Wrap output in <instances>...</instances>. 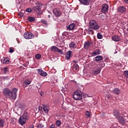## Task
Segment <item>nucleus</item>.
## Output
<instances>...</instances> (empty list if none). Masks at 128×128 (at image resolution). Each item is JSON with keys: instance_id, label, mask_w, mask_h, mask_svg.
<instances>
[{"instance_id": "nucleus-1", "label": "nucleus", "mask_w": 128, "mask_h": 128, "mask_svg": "<svg viewBox=\"0 0 128 128\" xmlns=\"http://www.w3.org/2000/svg\"><path fill=\"white\" fill-rule=\"evenodd\" d=\"M16 92H18V89L14 88L12 90L8 89V88H4L3 90L4 94L7 98H12V100H16Z\"/></svg>"}, {"instance_id": "nucleus-2", "label": "nucleus", "mask_w": 128, "mask_h": 128, "mask_svg": "<svg viewBox=\"0 0 128 128\" xmlns=\"http://www.w3.org/2000/svg\"><path fill=\"white\" fill-rule=\"evenodd\" d=\"M72 96L75 100H80L82 98V93L80 90H77L74 92Z\"/></svg>"}, {"instance_id": "nucleus-3", "label": "nucleus", "mask_w": 128, "mask_h": 128, "mask_svg": "<svg viewBox=\"0 0 128 128\" xmlns=\"http://www.w3.org/2000/svg\"><path fill=\"white\" fill-rule=\"evenodd\" d=\"M89 28L94 30H98L100 28V26L96 20H90L89 22Z\"/></svg>"}, {"instance_id": "nucleus-4", "label": "nucleus", "mask_w": 128, "mask_h": 128, "mask_svg": "<svg viewBox=\"0 0 128 128\" xmlns=\"http://www.w3.org/2000/svg\"><path fill=\"white\" fill-rule=\"evenodd\" d=\"M24 36L26 40H30V38H34V35L32 34V33L30 32H26L24 34Z\"/></svg>"}, {"instance_id": "nucleus-5", "label": "nucleus", "mask_w": 128, "mask_h": 128, "mask_svg": "<svg viewBox=\"0 0 128 128\" xmlns=\"http://www.w3.org/2000/svg\"><path fill=\"white\" fill-rule=\"evenodd\" d=\"M108 6L106 4H103L102 5V8L101 10V12L102 14H106L108 13Z\"/></svg>"}, {"instance_id": "nucleus-6", "label": "nucleus", "mask_w": 128, "mask_h": 128, "mask_svg": "<svg viewBox=\"0 0 128 128\" xmlns=\"http://www.w3.org/2000/svg\"><path fill=\"white\" fill-rule=\"evenodd\" d=\"M53 14L56 16V18H58L60 16V14H62V12H60V10L58 8H56L53 10Z\"/></svg>"}, {"instance_id": "nucleus-7", "label": "nucleus", "mask_w": 128, "mask_h": 128, "mask_svg": "<svg viewBox=\"0 0 128 128\" xmlns=\"http://www.w3.org/2000/svg\"><path fill=\"white\" fill-rule=\"evenodd\" d=\"M18 122L21 126H24V124H25L26 122V119L24 118V116H20L18 120Z\"/></svg>"}, {"instance_id": "nucleus-8", "label": "nucleus", "mask_w": 128, "mask_h": 128, "mask_svg": "<svg viewBox=\"0 0 128 128\" xmlns=\"http://www.w3.org/2000/svg\"><path fill=\"white\" fill-rule=\"evenodd\" d=\"M66 60H70L72 58V51L68 50L66 52L65 56Z\"/></svg>"}, {"instance_id": "nucleus-9", "label": "nucleus", "mask_w": 128, "mask_h": 128, "mask_svg": "<svg viewBox=\"0 0 128 128\" xmlns=\"http://www.w3.org/2000/svg\"><path fill=\"white\" fill-rule=\"evenodd\" d=\"M113 114L114 116H116L117 118H120V111L116 109H114L113 111Z\"/></svg>"}, {"instance_id": "nucleus-10", "label": "nucleus", "mask_w": 128, "mask_h": 128, "mask_svg": "<svg viewBox=\"0 0 128 128\" xmlns=\"http://www.w3.org/2000/svg\"><path fill=\"white\" fill-rule=\"evenodd\" d=\"M38 74L42 76H48V74L46 72L42 70V69H38Z\"/></svg>"}, {"instance_id": "nucleus-11", "label": "nucleus", "mask_w": 128, "mask_h": 128, "mask_svg": "<svg viewBox=\"0 0 128 128\" xmlns=\"http://www.w3.org/2000/svg\"><path fill=\"white\" fill-rule=\"evenodd\" d=\"M112 40H114V42H120L122 40V38L118 36L114 35L112 37Z\"/></svg>"}, {"instance_id": "nucleus-12", "label": "nucleus", "mask_w": 128, "mask_h": 128, "mask_svg": "<svg viewBox=\"0 0 128 128\" xmlns=\"http://www.w3.org/2000/svg\"><path fill=\"white\" fill-rule=\"evenodd\" d=\"M94 62H102L104 60V56H98L95 57L94 58Z\"/></svg>"}, {"instance_id": "nucleus-13", "label": "nucleus", "mask_w": 128, "mask_h": 128, "mask_svg": "<svg viewBox=\"0 0 128 128\" xmlns=\"http://www.w3.org/2000/svg\"><path fill=\"white\" fill-rule=\"evenodd\" d=\"M118 120L120 124H122V126H124V124H126V120H124V118L122 116L119 117Z\"/></svg>"}, {"instance_id": "nucleus-14", "label": "nucleus", "mask_w": 128, "mask_h": 128, "mask_svg": "<svg viewBox=\"0 0 128 128\" xmlns=\"http://www.w3.org/2000/svg\"><path fill=\"white\" fill-rule=\"evenodd\" d=\"M32 10H33V12H38V14H40V12L42 10V9L40 8V6H34L32 8Z\"/></svg>"}, {"instance_id": "nucleus-15", "label": "nucleus", "mask_w": 128, "mask_h": 128, "mask_svg": "<svg viewBox=\"0 0 128 128\" xmlns=\"http://www.w3.org/2000/svg\"><path fill=\"white\" fill-rule=\"evenodd\" d=\"M100 54V49H96L92 54V56H98Z\"/></svg>"}, {"instance_id": "nucleus-16", "label": "nucleus", "mask_w": 128, "mask_h": 128, "mask_svg": "<svg viewBox=\"0 0 128 128\" xmlns=\"http://www.w3.org/2000/svg\"><path fill=\"white\" fill-rule=\"evenodd\" d=\"M90 44H92V43L90 41L85 42L84 44V48H85V50L88 49L90 47Z\"/></svg>"}, {"instance_id": "nucleus-17", "label": "nucleus", "mask_w": 128, "mask_h": 128, "mask_svg": "<svg viewBox=\"0 0 128 128\" xmlns=\"http://www.w3.org/2000/svg\"><path fill=\"white\" fill-rule=\"evenodd\" d=\"M1 62L3 64H10V60H8L6 58H4L1 60Z\"/></svg>"}, {"instance_id": "nucleus-18", "label": "nucleus", "mask_w": 128, "mask_h": 128, "mask_svg": "<svg viewBox=\"0 0 128 128\" xmlns=\"http://www.w3.org/2000/svg\"><path fill=\"white\" fill-rule=\"evenodd\" d=\"M126 10V7L124 6L119 7L118 10V12H121V13L124 12Z\"/></svg>"}, {"instance_id": "nucleus-19", "label": "nucleus", "mask_w": 128, "mask_h": 128, "mask_svg": "<svg viewBox=\"0 0 128 128\" xmlns=\"http://www.w3.org/2000/svg\"><path fill=\"white\" fill-rule=\"evenodd\" d=\"M32 83V81L30 80L27 79L23 83V86H25L24 88H26L28 86H30Z\"/></svg>"}, {"instance_id": "nucleus-20", "label": "nucleus", "mask_w": 128, "mask_h": 128, "mask_svg": "<svg viewBox=\"0 0 128 128\" xmlns=\"http://www.w3.org/2000/svg\"><path fill=\"white\" fill-rule=\"evenodd\" d=\"M83 6H90V3L87 0H78Z\"/></svg>"}, {"instance_id": "nucleus-21", "label": "nucleus", "mask_w": 128, "mask_h": 128, "mask_svg": "<svg viewBox=\"0 0 128 128\" xmlns=\"http://www.w3.org/2000/svg\"><path fill=\"white\" fill-rule=\"evenodd\" d=\"M72 70L74 72H78L80 70V67L78 66V64H75L72 66Z\"/></svg>"}, {"instance_id": "nucleus-22", "label": "nucleus", "mask_w": 128, "mask_h": 128, "mask_svg": "<svg viewBox=\"0 0 128 128\" xmlns=\"http://www.w3.org/2000/svg\"><path fill=\"white\" fill-rule=\"evenodd\" d=\"M66 28L68 30H74V28H76V24H74V23L72 24Z\"/></svg>"}, {"instance_id": "nucleus-23", "label": "nucleus", "mask_w": 128, "mask_h": 128, "mask_svg": "<svg viewBox=\"0 0 128 128\" xmlns=\"http://www.w3.org/2000/svg\"><path fill=\"white\" fill-rule=\"evenodd\" d=\"M69 46L70 48H76V44L74 42H71L69 44Z\"/></svg>"}, {"instance_id": "nucleus-24", "label": "nucleus", "mask_w": 128, "mask_h": 128, "mask_svg": "<svg viewBox=\"0 0 128 128\" xmlns=\"http://www.w3.org/2000/svg\"><path fill=\"white\" fill-rule=\"evenodd\" d=\"M50 50L52 52H58V48L56 46H52L50 48Z\"/></svg>"}, {"instance_id": "nucleus-25", "label": "nucleus", "mask_w": 128, "mask_h": 128, "mask_svg": "<svg viewBox=\"0 0 128 128\" xmlns=\"http://www.w3.org/2000/svg\"><path fill=\"white\" fill-rule=\"evenodd\" d=\"M112 92L114 94H120V90L118 88H114Z\"/></svg>"}, {"instance_id": "nucleus-26", "label": "nucleus", "mask_w": 128, "mask_h": 128, "mask_svg": "<svg viewBox=\"0 0 128 128\" xmlns=\"http://www.w3.org/2000/svg\"><path fill=\"white\" fill-rule=\"evenodd\" d=\"M15 106L16 108H22V102H20V101H17L15 104Z\"/></svg>"}, {"instance_id": "nucleus-27", "label": "nucleus", "mask_w": 128, "mask_h": 128, "mask_svg": "<svg viewBox=\"0 0 128 128\" xmlns=\"http://www.w3.org/2000/svg\"><path fill=\"white\" fill-rule=\"evenodd\" d=\"M6 124V120L4 119H0V128H4Z\"/></svg>"}, {"instance_id": "nucleus-28", "label": "nucleus", "mask_w": 128, "mask_h": 128, "mask_svg": "<svg viewBox=\"0 0 128 128\" xmlns=\"http://www.w3.org/2000/svg\"><path fill=\"white\" fill-rule=\"evenodd\" d=\"M24 118H26V120H28L30 118V116H28V112H24L22 116Z\"/></svg>"}, {"instance_id": "nucleus-29", "label": "nucleus", "mask_w": 128, "mask_h": 128, "mask_svg": "<svg viewBox=\"0 0 128 128\" xmlns=\"http://www.w3.org/2000/svg\"><path fill=\"white\" fill-rule=\"evenodd\" d=\"M27 20L30 22H32L36 20V18L34 16H30L28 18Z\"/></svg>"}, {"instance_id": "nucleus-30", "label": "nucleus", "mask_w": 128, "mask_h": 128, "mask_svg": "<svg viewBox=\"0 0 128 128\" xmlns=\"http://www.w3.org/2000/svg\"><path fill=\"white\" fill-rule=\"evenodd\" d=\"M99 68L101 69L102 68H104V61H100V62H99Z\"/></svg>"}, {"instance_id": "nucleus-31", "label": "nucleus", "mask_w": 128, "mask_h": 128, "mask_svg": "<svg viewBox=\"0 0 128 128\" xmlns=\"http://www.w3.org/2000/svg\"><path fill=\"white\" fill-rule=\"evenodd\" d=\"M92 28H88V34H90L91 36H92L94 34V30H92Z\"/></svg>"}, {"instance_id": "nucleus-32", "label": "nucleus", "mask_w": 128, "mask_h": 128, "mask_svg": "<svg viewBox=\"0 0 128 128\" xmlns=\"http://www.w3.org/2000/svg\"><path fill=\"white\" fill-rule=\"evenodd\" d=\"M85 116L87 118H90V112L89 111H86L85 112Z\"/></svg>"}, {"instance_id": "nucleus-33", "label": "nucleus", "mask_w": 128, "mask_h": 128, "mask_svg": "<svg viewBox=\"0 0 128 128\" xmlns=\"http://www.w3.org/2000/svg\"><path fill=\"white\" fill-rule=\"evenodd\" d=\"M97 38L98 40H102L104 38V36H102L100 33L98 32L97 34Z\"/></svg>"}, {"instance_id": "nucleus-34", "label": "nucleus", "mask_w": 128, "mask_h": 128, "mask_svg": "<svg viewBox=\"0 0 128 128\" xmlns=\"http://www.w3.org/2000/svg\"><path fill=\"white\" fill-rule=\"evenodd\" d=\"M102 69L100 68H98L96 70L94 71V74H100V70Z\"/></svg>"}, {"instance_id": "nucleus-35", "label": "nucleus", "mask_w": 128, "mask_h": 128, "mask_svg": "<svg viewBox=\"0 0 128 128\" xmlns=\"http://www.w3.org/2000/svg\"><path fill=\"white\" fill-rule=\"evenodd\" d=\"M62 124V122L60 120H58L56 122V126H60V124Z\"/></svg>"}, {"instance_id": "nucleus-36", "label": "nucleus", "mask_w": 128, "mask_h": 128, "mask_svg": "<svg viewBox=\"0 0 128 128\" xmlns=\"http://www.w3.org/2000/svg\"><path fill=\"white\" fill-rule=\"evenodd\" d=\"M35 58H36V60H40V58H42V54H36L35 56Z\"/></svg>"}, {"instance_id": "nucleus-37", "label": "nucleus", "mask_w": 128, "mask_h": 128, "mask_svg": "<svg viewBox=\"0 0 128 128\" xmlns=\"http://www.w3.org/2000/svg\"><path fill=\"white\" fill-rule=\"evenodd\" d=\"M14 52V48L13 47L10 48L8 52H10V54H12Z\"/></svg>"}, {"instance_id": "nucleus-38", "label": "nucleus", "mask_w": 128, "mask_h": 128, "mask_svg": "<svg viewBox=\"0 0 128 128\" xmlns=\"http://www.w3.org/2000/svg\"><path fill=\"white\" fill-rule=\"evenodd\" d=\"M40 22L43 24H44V26H48V22H46V20H41Z\"/></svg>"}, {"instance_id": "nucleus-39", "label": "nucleus", "mask_w": 128, "mask_h": 128, "mask_svg": "<svg viewBox=\"0 0 128 128\" xmlns=\"http://www.w3.org/2000/svg\"><path fill=\"white\" fill-rule=\"evenodd\" d=\"M43 110L45 112H48V109L46 106H43Z\"/></svg>"}, {"instance_id": "nucleus-40", "label": "nucleus", "mask_w": 128, "mask_h": 128, "mask_svg": "<svg viewBox=\"0 0 128 128\" xmlns=\"http://www.w3.org/2000/svg\"><path fill=\"white\" fill-rule=\"evenodd\" d=\"M104 62H108L110 58H108L107 56H104Z\"/></svg>"}, {"instance_id": "nucleus-41", "label": "nucleus", "mask_w": 128, "mask_h": 128, "mask_svg": "<svg viewBox=\"0 0 128 128\" xmlns=\"http://www.w3.org/2000/svg\"><path fill=\"white\" fill-rule=\"evenodd\" d=\"M26 12H32V8H28L26 9Z\"/></svg>"}, {"instance_id": "nucleus-42", "label": "nucleus", "mask_w": 128, "mask_h": 128, "mask_svg": "<svg viewBox=\"0 0 128 128\" xmlns=\"http://www.w3.org/2000/svg\"><path fill=\"white\" fill-rule=\"evenodd\" d=\"M4 74H6V72H8V67H4Z\"/></svg>"}, {"instance_id": "nucleus-43", "label": "nucleus", "mask_w": 128, "mask_h": 128, "mask_svg": "<svg viewBox=\"0 0 128 128\" xmlns=\"http://www.w3.org/2000/svg\"><path fill=\"white\" fill-rule=\"evenodd\" d=\"M38 128H44V125L42 124H39L37 126Z\"/></svg>"}, {"instance_id": "nucleus-44", "label": "nucleus", "mask_w": 128, "mask_h": 128, "mask_svg": "<svg viewBox=\"0 0 128 128\" xmlns=\"http://www.w3.org/2000/svg\"><path fill=\"white\" fill-rule=\"evenodd\" d=\"M57 52H60V54H64V52H62V50L60 49H58Z\"/></svg>"}, {"instance_id": "nucleus-45", "label": "nucleus", "mask_w": 128, "mask_h": 128, "mask_svg": "<svg viewBox=\"0 0 128 128\" xmlns=\"http://www.w3.org/2000/svg\"><path fill=\"white\" fill-rule=\"evenodd\" d=\"M24 12H20L19 14H18V15L20 16H24Z\"/></svg>"}, {"instance_id": "nucleus-46", "label": "nucleus", "mask_w": 128, "mask_h": 128, "mask_svg": "<svg viewBox=\"0 0 128 128\" xmlns=\"http://www.w3.org/2000/svg\"><path fill=\"white\" fill-rule=\"evenodd\" d=\"M28 128H34V125H30L28 126Z\"/></svg>"}, {"instance_id": "nucleus-47", "label": "nucleus", "mask_w": 128, "mask_h": 128, "mask_svg": "<svg viewBox=\"0 0 128 128\" xmlns=\"http://www.w3.org/2000/svg\"><path fill=\"white\" fill-rule=\"evenodd\" d=\"M50 128H56V126H54V124H52L50 126Z\"/></svg>"}, {"instance_id": "nucleus-48", "label": "nucleus", "mask_w": 128, "mask_h": 128, "mask_svg": "<svg viewBox=\"0 0 128 128\" xmlns=\"http://www.w3.org/2000/svg\"><path fill=\"white\" fill-rule=\"evenodd\" d=\"M38 110H42V106H39Z\"/></svg>"}, {"instance_id": "nucleus-49", "label": "nucleus", "mask_w": 128, "mask_h": 128, "mask_svg": "<svg viewBox=\"0 0 128 128\" xmlns=\"http://www.w3.org/2000/svg\"><path fill=\"white\" fill-rule=\"evenodd\" d=\"M124 2L128 4V0H124Z\"/></svg>"}, {"instance_id": "nucleus-50", "label": "nucleus", "mask_w": 128, "mask_h": 128, "mask_svg": "<svg viewBox=\"0 0 128 128\" xmlns=\"http://www.w3.org/2000/svg\"><path fill=\"white\" fill-rule=\"evenodd\" d=\"M8 78V76H5V77H3L2 78L3 80H6Z\"/></svg>"}, {"instance_id": "nucleus-51", "label": "nucleus", "mask_w": 128, "mask_h": 128, "mask_svg": "<svg viewBox=\"0 0 128 128\" xmlns=\"http://www.w3.org/2000/svg\"><path fill=\"white\" fill-rule=\"evenodd\" d=\"M89 4H90V2H92V0H87Z\"/></svg>"}, {"instance_id": "nucleus-52", "label": "nucleus", "mask_w": 128, "mask_h": 128, "mask_svg": "<svg viewBox=\"0 0 128 128\" xmlns=\"http://www.w3.org/2000/svg\"><path fill=\"white\" fill-rule=\"evenodd\" d=\"M73 62H74L75 64H78V60H73Z\"/></svg>"}, {"instance_id": "nucleus-53", "label": "nucleus", "mask_w": 128, "mask_h": 128, "mask_svg": "<svg viewBox=\"0 0 128 128\" xmlns=\"http://www.w3.org/2000/svg\"><path fill=\"white\" fill-rule=\"evenodd\" d=\"M16 2H17V4H20V2H18V0H16Z\"/></svg>"}, {"instance_id": "nucleus-54", "label": "nucleus", "mask_w": 128, "mask_h": 128, "mask_svg": "<svg viewBox=\"0 0 128 128\" xmlns=\"http://www.w3.org/2000/svg\"><path fill=\"white\" fill-rule=\"evenodd\" d=\"M26 66H28V62H26Z\"/></svg>"}, {"instance_id": "nucleus-55", "label": "nucleus", "mask_w": 128, "mask_h": 128, "mask_svg": "<svg viewBox=\"0 0 128 128\" xmlns=\"http://www.w3.org/2000/svg\"><path fill=\"white\" fill-rule=\"evenodd\" d=\"M36 88H40V86H36Z\"/></svg>"}, {"instance_id": "nucleus-56", "label": "nucleus", "mask_w": 128, "mask_h": 128, "mask_svg": "<svg viewBox=\"0 0 128 128\" xmlns=\"http://www.w3.org/2000/svg\"><path fill=\"white\" fill-rule=\"evenodd\" d=\"M110 98V96H107V98Z\"/></svg>"}, {"instance_id": "nucleus-57", "label": "nucleus", "mask_w": 128, "mask_h": 128, "mask_svg": "<svg viewBox=\"0 0 128 128\" xmlns=\"http://www.w3.org/2000/svg\"><path fill=\"white\" fill-rule=\"evenodd\" d=\"M64 33H62V36H64Z\"/></svg>"}, {"instance_id": "nucleus-58", "label": "nucleus", "mask_w": 128, "mask_h": 128, "mask_svg": "<svg viewBox=\"0 0 128 128\" xmlns=\"http://www.w3.org/2000/svg\"><path fill=\"white\" fill-rule=\"evenodd\" d=\"M40 96H42V94H40Z\"/></svg>"}, {"instance_id": "nucleus-59", "label": "nucleus", "mask_w": 128, "mask_h": 128, "mask_svg": "<svg viewBox=\"0 0 128 128\" xmlns=\"http://www.w3.org/2000/svg\"><path fill=\"white\" fill-rule=\"evenodd\" d=\"M12 122H14V120H12Z\"/></svg>"}, {"instance_id": "nucleus-60", "label": "nucleus", "mask_w": 128, "mask_h": 128, "mask_svg": "<svg viewBox=\"0 0 128 128\" xmlns=\"http://www.w3.org/2000/svg\"><path fill=\"white\" fill-rule=\"evenodd\" d=\"M68 32H65V34H67Z\"/></svg>"}]
</instances>
